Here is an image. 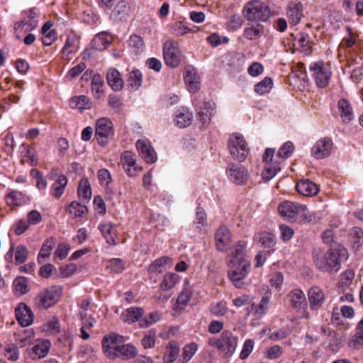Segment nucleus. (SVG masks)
I'll use <instances>...</instances> for the list:
<instances>
[{"mask_svg": "<svg viewBox=\"0 0 363 363\" xmlns=\"http://www.w3.org/2000/svg\"><path fill=\"white\" fill-rule=\"evenodd\" d=\"M111 37L106 32L95 35L91 40V46L96 50H104L111 43Z\"/></svg>", "mask_w": 363, "mask_h": 363, "instance_id": "2f4dec72", "label": "nucleus"}, {"mask_svg": "<svg viewBox=\"0 0 363 363\" xmlns=\"http://www.w3.org/2000/svg\"><path fill=\"white\" fill-rule=\"evenodd\" d=\"M162 318V313L160 311H152L145 315L140 320L139 325L142 328H148L157 322Z\"/></svg>", "mask_w": 363, "mask_h": 363, "instance_id": "79ce46f5", "label": "nucleus"}, {"mask_svg": "<svg viewBox=\"0 0 363 363\" xmlns=\"http://www.w3.org/2000/svg\"><path fill=\"white\" fill-rule=\"evenodd\" d=\"M255 347V342L252 339H247L243 343L242 350L240 353V358L242 360L246 359L252 353Z\"/></svg>", "mask_w": 363, "mask_h": 363, "instance_id": "680f3d73", "label": "nucleus"}, {"mask_svg": "<svg viewBox=\"0 0 363 363\" xmlns=\"http://www.w3.org/2000/svg\"><path fill=\"white\" fill-rule=\"evenodd\" d=\"M15 315L18 323L23 327H28L33 323V313L25 303H20L15 309Z\"/></svg>", "mask_w": 363, "mask_h": 363, "instance_id": "aec40b11", "label": "nucleus"}, {"mask_svg": "<svg viewBox=\"0 0 363 363\" xmlns=\"http://www.w3.org/2000/svg\"><path fill=\"white\" fill-rule=\"evenodd\" d=\"M278 211L282 217L286 220H290L296 219L298 213H305L307 211V206L286 201L279 204Z\"/></svg>", "mask_w": 363, "mask_h": 363, "instance_id": "dca6fc26", "label": "nucleus"}, {"mask_svg": "<svg viewBox=\"0 0 363 363\" xmlns=\"http://www.w3.org/2000/svg\"><path fill=\"white\" fill-rule=\"evenodd\" d=\"M98 229L109 245H116L115 240L116 230L111 222H102L99 223Z\"/></svg>", "mask_w": 363, "mask_h": 363, "instance_id": "7c9ffc66", "label": "nucleus"}, {"mask_svg": "<svg viewBox=\"0 0 363 363\" xmlns=\"http://www.w3.org/2000/svg\"><path fill=\"white\" fill-rule=\"evenodd\" d=\"M172 265V259L167 257H162L155 260L148 268V272L152 275L162 273L167 267Z\"/></svg>", "mask_w": 363, "mask_h": 363, "instance_id": "c756f323", "label": "nucleus"}, {"mask_svg": "<svg viewBox=\"0 0 363 363\" xmlns=\"http://www.w3.org/2000/svg\"><path fill=\"white\" fill-rule=\"evenodd\" d=\"M294 145L291 141L284 143L277 152V157L281 159L289 158L294 151Z\"/></svg>", "mask_w": 363, "mask_h": 363, "instance_id": "13d9d810", "label": "nucleus"}, {"mask_svg": "<svg viewBox=\"0 0 363 363\" xmlns=\"http://www.w3.org/2000/svg\"><path fill=\"white\" fill-rule=\"evenodd\" d=\"M350 346L358 348L363 346V330L356 328V333L353 335L350 343Z\"/></svg>", "mask_w": 363, "mask_h": 363, "instance_id": "774afa93", "label": "nucleus"}, {"mask_svg": "<svg viewBox=\"0 0 363 363\" xmlns=\"http://www.w3.org/2000/svg\"><path fill=\"white\" fill-rule=\"evenodd\" d=\"M144 310L141 307H131L125 311V321L132 324L139 321L143 318Z\"/></svg>", "mask_w": 363, "mask_h": 363, "instance_id": "a19ab883", "label": "nucleus"}, {"mask_svg": "<svg viewBox=\"0 0 363 363\" xmlns=\"http://www.w3.org/2000/svg\"><path fill=\"white\" fill-rule=\"evenodd\" d=\"M254 240L267 248L273 247L276 243L274 235L268 232H261L255 234Z\"/></svg>", "mask_w": 363, "mask_h": 363, "instance_id": "4c0bfd02", "label": "nucleus"}, {"mask_svg": "<svg viewBox=\"0 0 363 363\" xmlns=\"http://www.w3.org/2000/svg\"><path fill=\"white\" fill-rule=\"evenodd\" d=\"M28 250L23 245H19L15 248L14 262L16 265L24 263L28 257Z\"/></svg>", "mask_w": 363, "mask_h": 363, "instance_id": "864d4df0", "label": "nucleus"}, {"mask_svg": "<svg viewBox=\"0 0 363 363\" xmlns=\"http://www.w3.org/2000/svg\"><path fill=\"white\" fill-rule=\"evenodd\" d=\"M297 191L305 196H313L318 194V186L309 179H301L296 185Z\"/></svg>", "mask_w": 363, "mask_h": 363, "instance_id": "393cba45", "label": "nucleus"}, {"mask_svg": "<svg viewBox=\"0 0 363 363\" xmlns=\"http://www.w3.org/2000/svg\"><path fill=\"white\" fill-rule=\"evenodd\" d=\"M60 323L55 316L50 318L42 326V330L47 335H54L60 332Z\"/></svg>", "mask_w": 363, "mask_h": 363, "instance_id": "09e8293b", "label": "nucleus"}, {"mask_svg": "<svg viewBox=\"0 0 363 363\" xmlns=\"http://www.w3.org/2000/svg\"><path fill=\"white\" fill-rule=\"evenodd\" d=\"M242 24V19L238 14L233 15L227 23V28L230 31L239 29Z\"/></svg>", "mask_w": 363, "mask_h": 363, "instance_id": "338daca9", "label": "nucleus"}, {"mask_svg": "<svg viewBox=\"0 0 363 363\" xmlns=\"http://www.w3.org/2000/svg\"><path fill=\"white\" fill-rule=\"evenodd\" d=\"M113 134V123L108 118H101L96 121L95 135L100 145H105Z\"/></svg>", "mask_w": 363, "mask_h": 363, "instance_id": "2eb2a0df", "label": "nucleus"}, {"mask_svg": "<svg viewBox=\"0 0 363 363\" xmlns=\"http://www.w3.org/2000/svg\"><path fill=\"white\" fill-rule=\"evenodd\" d=\"M143 75L140 70L134 69L128 74L127 84L132 90H138L141 86Z\"/></svg>", "mask_w": 363, "mask_h": 363, "instance_id": "37998d69", "label": "nucleus"}, {"mask_svg": "<svg viewBox=\"0 0 363 363\" xmlns=\"http://www.w3.org/2000/svg\"><path fill=\"white\" fill-rule=\"evenodd\" d=\"M196 118L203 128H207L216 114V104L213 100L198 96L192 100Z\"/></svg>", "mask_w": 363, "mask_h": 363, "instance_id": "7ed1b4c3", "label": "nucleus"}, {"mask_svg": "<svg viewBox=\"0 0 363 363\" xmlns=\"http://www.w3.org/2000/svg\"><path fill=\"white\" fill-rule=\"evenodd\" d=\"M173 120L177 127L184 128L192 123L193 113L189 108L182 106L174 112Z\"/></svg>", "mask_w": 363, "mask_h": 363, "instance_id": "5701e85b", "label": "nucleus"}, {"mask_svg": "<svg viewBox=\"0 0 363 363\" xmlns=\"http://www.w3.org/2000/svg\"><path fill=\"white\" fill-rule=\"evenodd\" d=\"M179 281V276L175 273H168L164 275L160 284L163 291H168L172 289Z\"/></svg>", "mask_w": 363, "mask_h": 363, "instance_id": "8fccbe9b", "label": "nucleus"}, {"mask_svg": "<svg viewBox=\"0 0 363 363\" xmlns=\"http://www.w3.org/2000/svg\"><path fill=\"white\" fill-rule=\"evenodd\" d=\"M309 71L312 73L318 88H325L328 85L332 72L330 67L323 61L312 63L309 67Z\"/></svg>", "mask_w": 363, "mask_h": 363, "instance_id": "6e6552de", "label": "nucleus"}, {"mask_svg": "<svg viewBox=\"0 0 363 363\" xmlns=\"http://www.w3.org/2000/svg\"><path fill=\"white\" fill-rule=\"evenodd\" d=\"M129 45L134 48L135 52H140L144 48L143 39L137 35H132L129 38L128 40Z\"/></svg>", "mask_w": 363, "mask_h": 363, "instance_id": "69168bd1", "label": "nucleus"}, {"mask_svg": "<svg viewBox=\"0 0 363 363\" xmlns=\"http://www.w3.org/2000/svg\"><path fill=\"white\" fill-rule=\"evenodd\" d=\"M313 262L316 268L324 272H337L340 269V258L346 257L345 248L330 250L326 252L319 249L313 251Z\"/></svg>", "mask_w": 363, "mask_h": 363, "instance_id": "f03ea898", "label": "nucleus"}, {"mask_svg": "<svg viewBox=\"0 0 363 363\" xmlns=\"http://www.w3.org/2000/svg\"><path fill=\"white\" fill-rule=\"evenodd\" d=\"M247 243L243 240L236 242L228 254L227 264L230 268L228 277L233 284L239 289L245 288L247 284L245 279L251 269L250 263L245 259Z\"/></svg>", "mask_w": 363, "mask_h": 363, "instance_id": "f257e3e1", "label": "nucleus"}, {"mask_svg": "<svg viewBox=\"0 0 363 363\" xmlns=\"http://www.w3.org/2000/svg\"><path fill=\"white\" fill-rule=\"evenodd\" d=\"M67 182V177L63 174H60L51 186V194L55 198L59 199L63 194Z\"/></svg>", "mask_w": 363, "mask_h": 363, "instance_id": "c9c22d12", "label": "nucleus"}, {"mask_svg": "<svg viewBox=\"0 0 363 363\" xmlns=\"http://www.w3.org/2000/svg\"><path fill=\"white\" fill-rule=\"evenodd\" d=\"M228 149L232 157L239 162H243L247 158L250 150L244 136L239 133H233L229 136Z\"/></svg>", "mask_w": 363, "mask_h": 363, "instance_id": "0eeeda50", "label": "nucleus"}, {"mask_svg": "<svg viewBox=\"0 0 363 363\" xmlns=\"http://www.w3.org/2000/svg\"><path fill=\"white\" fill-rule=\"evenodd\" d=\"M309 306L311 310L318 311L320 309L325 300L323 291L318 286H312L308 292Z\"/></svg>", "mask_w": 363, "mask_h": 363, "instance_id": "412c9836", "label": "nucleus"}, {"mask_svg": "<svg viewBox=\"0 0 363 363\" xmlns=\"http://www.w3.org/2000/svg\"><path fill=\"white\" fill-rule=\"evenodd\" d=\"M99 183L101 186L108 187L112 182V177L110 172L106 169H101L97 173Z\"/></svg>", "mask_w": 363, "mask_h": 363, "instance_id": "0e129e2a", "label": "nucleus"}, {"mask_svg": "<svg viewBox=\"0 0 363 363\" xmlns=\"http://www.w3.org/2000/svg\"><path fill=\"white\" fill-rule=\"evenodd\" d=\"M333 149V142L329 137L321 138L318 140L311 150V155L316 160L328 157Z\"/></svg>", "mask_w": 363, "mask_h": 363, "instance_id": "4468645a", "label": "nucleus"}, {"mask_svg": "<svg viewBox=\"0 0 363 363\" xmlns=\"http://www.w3.org/2000/svg\"><path fill=\"white\" fill-rule=\"evenodd\" d=\"M5 357L8 360L16 361L18 359L20 353L18 347L14 344H9L5 348Z\"/></svg>", "mask_w": 363, "mask_h": 363, "instance_id": "052dcab7", "label": "nucleus"}, {"mask_svg": "<svg viewBox=\"0 0 363 363\" xmlns=\"http://www.w3.org/2000/svg\"><path fill=\"white\" fill-rule=\"evenodd\" d=\"M121 166L125 174L130 177H137L143 168L137 163V156L131 151L126 150L120 157Z\"/></svg>", "mask_w": 363, "mask_h": 363, "instance_id": "ddd939ff", "label": "nucleus"}, {"mask_svg": "<svg viewBox=\"0 0 363 363\" xmlns=\"http://www.w3.org/2000/svg\"><path fill=\"white\" fill-rule=\"evenodd\" d=\"M289 298L291 307L303 313V317L308 318L309 314L306 311L307 301L304 293L300 289L292 290L289 294Z\"/></svg>", "mask_w": 363, "mask_h": 363, "instance_id": "f3484780", "label": "nucleus"}, {"mask_svg": "<svg viewBox=\"0 0 363 363\" xmlns=\"http://www.w3.org/2000/svg\"><path fill=\"white\" fill-rule=\"evenodd\" d=\"M21 16V19L13 24V30L18 40L27 33L36 29L39 23L38 13L35 9L22 12Z\"/></svg>", "mask_w": 363, "mask_h": 363, "instance_id": "39448f33", "label": "nucleus"}, {"mask_svg": "<svg viewBox=\"0 0 363 363\" xmlns=\"http://www.w3.org/2000/svg\"><path fill=\"white\" fill-rule=\"evenodd\" d=\"M28 201V198L21 191H11L6 198V202L9 206H22Z\"/></svg>", "mask_w": 363, "mask_h": 363, "instance_id": "473e14b6", "label": "nucleus"}, {"mask_svg": "<svg viewBox=\"0 0 363 363\" xmlns=\"http://www.w3.org/2000/svg\"><path fill=\"white\" fill-rule=\"evenodd\" d=\"M179 352V346L175 341L169 342L167 347V352L164 356V362L165 363L173 362L178 357Z\"/></svg>", "mask_w": 363, "mask_h": 363, "instance_id": "c03bdc74", "label": "nucleus"}, {"mask_svg": "<svg viewBox=\"0 0 363 363\" xmlns=\"http://www.w3.org/2000/svg\"><path fill=\"white\" fill-rule=\"evenodd\" d=\"M68 211L74 218H81L87 213V208L85 205L74 201L69 204Z\"/></svg>", "mask_w": 363, "mask_h": 363, "instance_id": "6e6d98bb", "label": "nucleus"}, {"mask_svg": "<svg viewBox=\"0 0 363 363\" xmlns=\"http://www.w3.org/2000/svg\"><path fill=\"white\" fill-rule=\"evenodd\" d=\"M79 197L84 200H89L91 197V189L87 178H82L78 186Z\"/></svg>", "mask_w": 363, "mask_h": 363, "instance_id": "49530a36", "label": "nucleus"}, {"mask_svg": "<svg viewBox=\"0 0 363 363\" xmlns=\"http://www.w3.org/2000/svg\"><path fill=\"white\" fill-rule=\"evenodd\" d=\"M238 337L230 330H223L218 338L211 337L208 343L223 353L225 357H231L238 346Z\"/></svg>", "mask_w": 363, "mask_h": 363, "instance_id": "20e7f679", "label": "nucleus"}, {"mask_svg": "<svg viewBox=\"0 0 363 363\" xmlns=\"http://www.w3.org/2000/svg\"><path fill=\"white\" fill-rule=\"evenodd\" d=\"M106 80L108 84L114 91H120L124 86V82L120 72L113 67H111L107 70Z\"/></svg>", "mask_w": 363, "mask_h": 363, "instance_id": "a878e982", "label": "nucleus"}, {"mask_svg": "<svg viewBox=\"0 0 363 363\" xmlns=\"http://www.w3.org/2000/svg\"><path fill=\"white\" fill-rule=\"evenodd\" d=\"M225 173L230 182L239 186L245 184L250 177L248 170L243 165L237 163L229 164Z\"/></svg>", "mask_w": 363, "mask_h": 363, "instance_id": "f8f14e48", "label": "nucleus"}, {"mask_svg": "<svg viewBox=\"0 0 363 363\" xmlns=\"http://www.w3.org/2000/svg\"><path fill=\"white\" fill-rule=\"evenodd\" d=\"M15 293L18 295H23L29 291L28 280L24 277L15 279L13 283Z\"/></svg>", "mask_w": 363, "mask_h": 363, "instance_id": "3c124183", "label": "nucleus"}, {"mask_svg": "<svg viewBox=\"0 0 363 363\" xmlns=\"http://www.w3.org/2000/svg\"><path fill=\"white\" fill-rule=\"evenodd\" d=\"M60 296V289L56 286H51L42 290L37 295L35 304L40 309H47L58 301Z\"/></svg>", "mask_w": 363, "mask_h": 363, "instance_id": "9d476101", "label": "nucleus"}, {"mask_svg": "<svg viewBox=\"0 0 363 363\" xmlns=\"http://www.w3.org/2000/svg\"><path fill=\"white\" fill-rule=\"evenodd\" d=\"M338 109L344 123H349L354 118L353 110L350 102L342 99L338 101Z\"/></svg>", "mask_w": 363, "mask_h": 363, "instance_id": "72a5a7b5", "label": "nucleus"}, {"mask_svg": "<svg viewBox=\"0 0 363 363\" xmlns=\"http://www.w3.org/2000/svg\"><path fill=\"white\" fill-rule=\"evenodd\" d=\"M124 342V337L115 332L104 335L101 340V347L105 356L109 359L114 360L118 348Z\"/></svg>", "mask_w": 363, "mask_h": 363, "instance_id": "1a4fd4ad", "label": "nucleus"}, {"mask_svg": "<svg viewBox=\"0 0 363 363\" xmlns=\"http://www.w3.org/2000/svg\"><path fill=\"white\" fill-rule=\"evenodd\" d=\"M193 225L195 230L201 233L203 231L205 227L208 225L207 215L204 209L198 206L196 210V218L194 220Z\"/></svg>", "mask_w": 363, "mask_h": 363, "instance_id": "f704fd0d", "label": "nucleus"}, {"mask_svg": "<svg viewBox=\"0 0 363 363\" xmlns=\"http://www.w3.org/2000/svg\"><path fill=\"white\" fill-rule=\"evenodd\" d=\"M281 169L280 164L274 162L272 163H266L262 172V177L267 181L272 179L277 172Z\"/></svg>", "mask_w": 363, "mask_h": 363, "instance_id": "de8ad7c7", "label": "nucleus"}, {"mask_svg": "<svg viewBox=\"0 0 363 363\" xmlns=\"http://www.w3.org/2000/svg\"><path fill=\"white\" fill-rule=\"evenodd\" d=\"M269 6L259 0H251L243 8V15L250 21L264 22L270 17Z\"/></svg>", "mask_w": 363, "mask_h": 363, "instance_id": "423d86ee", "label": "nucleus"}, {"mask_svg": "<svg viewBox=\"0 0 363 363\" xmlns=\"http://www.w3.org/2000/svg\"><path fill=\"white\" fill-rule=\"evenodd\" d=\"M287 16L291 24H298L303 16L302 4L300 2H290L288 6Z\"/></svg>", "mask_w": 363, "mask_h": 363, "instance_id": "c85d7f7f", "label": "nucleus"}, {"mask_svg": "<svg viewBox=\"0 0 363 363\" xmlns=\"http://www.w3.org/2000/svg\"><path fill=\"white\" fill-rule=\"evenodd\" d=\"M51 343L48 340H37L32 347L30 357L33 359L44 358L49 352Z\"/></svg>", "mask_w": 363, "mask_h": 363, "instance_id": "b1692460", "label": "nucleus"}, {"mask_svg": "<svg viewBox=\"0 0 363 363\" xmlns=\"http://www.w3.org/2000/svg\"><path fill=\"white\" fill-rule=\"evenodd\" d=\"M136 147L140 157L147 163L153 164L157 161V153L149 140L145 139L138 140Z\"/></svg>", "mask_w": 363, "mask_h": 363, "instance_id": "6ab92c4d", "label": "nucleus"}, {"mask_svg": "<svg viewBox=\"0 0 363 363\" xmlns=\"http://www.w3.org/2000/svg\"><path fill=\"white\" fill-rule=\"evenodd\" d=\"M35 337L33 330H24L16 334V341L21 347L29 345Z\"/></svg>", "mask_w": 363, "mask_h": 363, "instance_id": "ea45409f", "label": "nucleus"}, {"mask_svg": "<svg viewBox=\"0 0 363 363\" xmlns=\"http://www.w3.org/2000/svg\"><path fill=\"white\" fill-rule=\"evenodd\" d=\"M270 301V296L267 295L262 297L257 308L255 310V314L261 318L264 316L269 309V304Z\"/></svg>", "mask_w": 363, "mask_h": 363, "instance_id": "e2e57ef3", "label": "nucleus"}, {"mask_svg": "<svg viewBox=\"0 0 363 363\" xmlns=\"http://www.w3.org/2000/svg\"><path fill=\"white\" fill-rule=\"evenodd\" d=\"M163 57L166 65L177 67L181 61V51L176 40H168L163 45Z\"/></svg>", "mask_w": 363, "mask_h": 363, "instance_id": "9b49d317", "label": "nucleus"}, {"mask_svg": "<svg viewBox=\"0 0 363 363\" xmlns=\"http://www.w3.org/2000/svg\"><path fill=\"white\" fill-rule=\"evenodd\" d=\"M70 105L72 108H78L81 111L89 109L91 107V102L85 95L76 96L71 99Z\"/></svg>", "mask_w": 363, "mask_h": 363, "instance_id": "58836bf2", "label": "nucleus"}, {"mask_svg": "<svg viewBox=\"0 0 363 363\" xmlns=\"http://www.w3.org/2000/svg\"><path fill=\"white\" fill-rule=\"evenodd\" d=\"M138 355V350L135 345L131 343H122L118 348L114 359L120 358L122 360H129L135 358Z\"/></svg>", "mask_w": 363, "mask_h": 363, "instance_id": "bb28decb", "label": "nucleus"}, {"mask_svg": "<svg viewBox=\"0 0 363 363\" xmlns=\"http://www.w3.org/2000/svg\"><path fill=\"white\" fill-rule=\"evenodd\" d=\"M216 249L219 251H225L231 242V233L224 225L220 226L215 233Z\"/></svg>", "mask_w": 363, "mask_h": 363, "instance_id": "4be33fe9", "label": "nucleus"}, {"mask_svg": "<svg viewBox=\"0 0 363 363\" xmlns=\"http://www.w3.org/2000/svg\"><path fill=\"white\" fill-rule=\"evenodd\" d=\"M272 86L273 82L272 79L265 77L255 86L254 90L259 95H263L269 93L272 89Z\"/></svg>", "mask_w": 363, "mask_h": 363, "instance_id": "5fc2aeb1", "label": "nucleus"}, {"mask_svg": "<svg viewBox=\"0 0 363 363\" xmlns=\"http://www.w3.org/2000/svg\"><path fill=\"white\" fill-rule=\"evenodd\" d=\"M79 48V39L75 34L67 36L65 44L62 48V57L69 60V55L74 54Z\"/></svg>", "mask_w": 363, "mask_h": 363, "instance_id": "cd10ccee", "label": "nucleus"}, {"mask_svg": "<svg viewBox=\"0 0 363 363\" xmlns=\"http://www.w3.org/2000/svg\"><path fill=\"white\" fill-rule=\"evenodd\" d=\"M193 296L192 286L186 281L184 284V288L179 294L177 303L179 305L186 306L190 301L191 298Z\"/></svg>", "mask_w": 363, "mask_h": 363, "instance_id": "a18cd8bd", "label": "nucleus"}, {"mask_svg": "<svg viewBox=\"0 0 363 363\" xmlns=\"http://www.w3.org/2000/svg\"><path fill=\"white\" fill-rule=\"evenodd\" d=\"M264 33V26L259 23L251 25L244 29L243 35L245 38L253 40L259 38Z\"/></svg>", "mask_w": 363, "mask_h": 363, "instance_id": "e433bc0d", "label": "nucleus"}, {"mask_svg": "<svg viewBox=\"0 0 363 363\" xmlns=\"http://www.w3.org/2000/svg\"><path fill=\"white\" fill-rule=\"evenodd\" d=\"M156 332L155 330H149L141 340L142 345L145 349L152 348L156 342Z\"/></svg>", "mask_w": 363, "mask_h": 363, "instance_id": "bf43d9fd", "label": "nucleus"}, {"mask_svg": "<svg viewBox=\"0 0 363 363\" xmlns=\"http://www.w3.org/2000/svg\"><path fill=\"white\" fill-rule=\"evenodd\" d=\"M170 32L174 36L180 37L193 31L182 21H176L172 24L170 27Z\"/></svg>", "mask_w": 363, "mask_h": 363, "instance_id": "603ef678", "label": "nucleus"}, {"mask_svg": "<svg viewBox=\"0 0 363 363\" xmlns=\"http://www.w3.org/2000/svg\"><path fill=\"white\" fill-rule=\"evenodd\" d=\"M184 80L188 91L191 93L197 92L201 86V79L196 69L189 65L184 72Z\"/></svg>", "mask_w": 363, "mask_h": 363, "instance_id": "a211bd4d", "label": "nucleus"}, {"mask_svg": "<svg viewBox=\"0 0 363 363\" xmlns=\"http://www.w3.org/2000/svg\"><path fill=\"white\" fill-rule=\"evenodd\" d=\"M198 350V345L195 342L186 345L182 350V363L189 362Z\"/></svg>", "mask_w": 363, "mask_h": 363, "instance_id": "4d7b16f0", "label": "nucleus"}]
</instances>
